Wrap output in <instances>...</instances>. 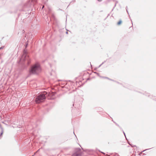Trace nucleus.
<instances>
[{"label":"nucleus","mask_w":156,"mask_h":156,"mask_svg":"<svg viewBox=\"0 0 156 156\" xmlns=\"http://www.w3.org/2000/svg\"><path fill=\"white\" fill-rule=\"evenodd\" d=\"M27 44L26 45V47H27Z\"/></svg>","instance_id":"obj_7"},{"label":"nucleus","mask_w":156,"mask_h":156,"mask_svg":"<svg viewBox=\"0 0 156 156\" xmlns=\"http://www.w3.org/2000/svg\"><path fill=\"white\" fill-rule=\"evenodd\" d=\"M47 93L46 92H44L37 97L35 100L36 103L38 104L44 101L45 99V95Z\"/></svg>","instance_id":"obj_2"},{"label":"nucleus","mask_w":156,"mask_h":156,"mask_svg":"<svg viewBox=\"0 0 156 156\" xmlns=\"http://www.w3.org/2000/svg\"><path fill=\"white\" fill-rule=\"evenodd\" d=\"M122 21L121 20H120L117 23V25H119L122 24Z\"/></svg>","instance_id":"obj_4"},{"label":"nucleus","mask_w":156,"mask_h":156,"mask_svg":"<svg viewBox=\"0 0 156 156\" xmlns=\"http://www.w3.org/2000/svg\"><path fill=\"white\" fill-rule=\"evenodd\" d=\"M81 154L80 151H78L74 153L72 156H81Z\"/></svg>","instance_id":"obj_3"},{"label":"nucleus","mask_w":156,"mask_h":156,"mask_svg":"<svg viewBox=\"0 0 156 156\" xmlns=\"http://www.w3.org/2000/svg\"><path fill=\"white\" fill-rule=\"evenodd\" d=\"M41 71V68L38 64H36L33 66L30 70V73L37 74Z\"/></svg>","instance_id":"obj_1"},{"label":"nucleus","mask_w":156,"mask_h":156,"mask_svg":"<svg viewBox=\"0 0 156 156\" xmlns=\"http://www.w3.org/2000/svg\"><path fill=\"white\" fill-rule=\"evenodd\" d=\"M99 1H102V0H98Z\"/></svg>","instance_id":"obj_5"},{"label":"nucleus","mask_w":156,"mask_h":156,"mask_svg":"<svg viewBox=\"0 0 156 156\" xmlns=\"http://www.w3.org/2000/svg\"><path fill=\"white\" fill-rule=\"evenodd\" d=\"M44 6H43V7H42V9H43L44 8Z\"/></svg>","instance_id":"obj_6"},{"label":"nucleus","mask_w":156,"mask_h":156,"mask_svg":"<svg viewBox=\"0 0 156 156\" xmlns=\"http://www.w3.org/2000/svg\"><path fill=\"white\" fill-rule=\"evenodd\" d=\"M1 48H0V49Z\"/></svg>","instance_id":"obj_8"}]
</instances>
